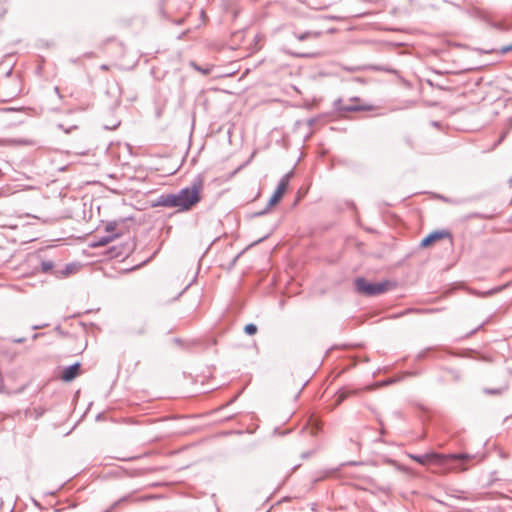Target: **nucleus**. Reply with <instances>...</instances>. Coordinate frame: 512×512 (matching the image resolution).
Segmentation results:
<instances>
[{
	"label": "nucleus",
	"mask_w": 512,
	"mask_h": 512,
	"mask_svg": "<svg viewBox=\"0 0 512 512\" xmlns=\"http://www.w3.org/2000/svg\"><path fill=\"white\" fill-rule=\"evenodd\" d=\"M352 101H358L359 99L357 97H354L351 99Z\"/></svg>",
	"instance_id": "37"
},
{
	"label": "nucleus",
	"mask_w": 512,
	"mask_h": 512,
	"mask_svg": "<svg viewBox=\"0 0 512 512\" xmlns=\"http://www.w3.org/2000/svg\"><path fill=\"white\" fill-rule=\"evenodd\" d=\"M406 375L416 376V375H418V372H408Z\"/></svg>",
	"instance_id": "33"
},
{
	"label": "nucleus",
	"mask_w": 512,
	"mask_h": 512,
	"mask_svg": "<svg viewBox=\"0 0 512 512\" xmlns=\"http://www.w3.org/2000/svg\"><path fill=\"white\" fill-rule=\"evenodd\" d=\"M500 290H502V287L491 289V290H489L487 292H484L482 295H485V296L486 295H492V294H494V293H496V292H498Z\"/></svg>",
	"instance_id": "27"
},
{
	"label": "nucleus",
	"mask_w": 512,
	"mask_h": 512,
	"mask_svg": "<svg viewBox=\"0 0 512 512\" xmlns=\"http://www.w3.org/2000/svg\"><path fill=\"white\" fill-rule=\"evenodd\" d=\"M507 386H503L501 388H484L483 389V392L487 395H500L502 394L504 391L507 390Z\"/></svg>",
	"instance_id": "13"
},
{
	"label": "nucleus",
	"mask_w": 512,
	"mask_h": 512,
	"mask_svg": "<svg viewBox=\"0 0 512 512\" xmlns=\"http://www.w3.org/2000/svg\"><path fill=\"white\" fill-rule=\"evenodd\" d=\"M512 127V116L509 118V127L508 129L500 136L499 140L497 141L496 145L500 144L503 142V140L505 139V137L507 136L510 128Z\"/></svg>",
	"instance_id": "21"
},
{
	"label": "nucleus",
	"mask_w": 512,
	"mask_h": 512,
	"mask_svg": "<svg viewBox=\"0 0 512 512\" xmlns=\"http://www.w3.org/2000/svg\"><path fill=\"white\" fill-rule=\"evenodd\" d=\"M45 326H47V325H46V324H44V325H33V326H32V329H33V330H38V329L43 328V327H45Z\"/></svg>",
	"instance_id": "31"
},
{
	"label": "nucleus",
	"mask_w": 512,
	"mask_h": 512,
	"mask_svg": "<svg viewBox=\"0 0 512 512\" xmlns=\"http://www.w3.org/2000/svg\"><path fill=\"white\" fill-rule=\"evenodd\" d=\"M192 65L196 70L200 71L203 75H208L211 72V68H202V67L198 66L197 64H195L194 62L192 63Z\"/></svg>",
	"instance_id": "22"
},
{
	"label": "nucleus",
	"mask_w": 512,
	"mask_h": 512,
	"mask_svg": "<svg viewBox=\"0 0 512 512\" xmlns=\"http://www.w3.org/2000/svg\"><path fill=\"white\" fill-rule=\"evenodd\" d=\"M25 341H26V338H24V337H20V338H13V339H12V342H14V343H18V344H20V343H24Z\"/></svg>",
	"instance_id": "28"
},
{
	"label": "nucleus",
	"mask_w": 512,
	"mask_h": 512,
	"mask_svg": "<svg viewBox=\"0 0 512 512\" xmlns=\"http://www.w3.org/2000/svg\"><path fill=\"white\" fill-rule=\"evenodd\" d=\"M117 227V222L116 221H112V222H109L106 224L105 226V230L108 234H113V232L115 231Z\"/></svg>",
	"instance_id": "20"
},
{
	"label": "nucleus",
	"mask_w": 512,
	"mask_h": 512,
	"mask_svg": "<svg viewBox=\"0 0 512 512\" xmlns=\"http://www.w3.org/2000/svg\"><path fill=\"white\" fill-rule=\"evenodd\" d=\"M433 349H434L433 347H428V348L420 351L416 355V360H422V359L426 358L429 355V352L432 351Z\"/></svg>",
	"instance_id": "18"
},
{
	"label": "nucleus",
	"mask_w": 512,
	"mask_h": 512,
	"mask_svg": "<svg viewBox=\"0 0 512 512\" xmlns=\"http://www.w3.org/2000/svg\"><path fill=\"white\" fill-rule=\"evenodd\" d=\"M101 68H102V69H104V70H106V69H107V66H106V65H103Z\"/></svg>",
	"instance_id": "38"
},
{
	"label": "nucleus",
	"mask_w": 512,
	"mask_h": 512,
	"mask_svg": "<svg viewBox=\"0 0 512 512\" xmlns=\"http://www.w3.org/2000/svg\"><path fill=\"white\" fill-rule=\"evenodd\" d=\"M257 331H258L257 325H255L253 323H249V324L245 325V327H244V332L247 335H254L257 333Z\"/></svg>",
	"instance_id": "15"
},
{
	"label": "nucleus",
	"mask_w": 512,
	"mask_h": 512,
	"mask_svg": "<svg viewBox=\"0 0 512 512\" xmlns=\"http://www.w3.org/2000/svg\"><path fill=\"white\" fill-rule=\"evenodd\" d=\"M512 51V43L506 46H503L499 49L500 54H506L508 52Z\"/></svg>",
	"instance_id": "23"
},
{
	"label": "nucleus",
	"mask_w": 512,
	"mask_h": 512,
	"mask_svg": "<svg viewBox=\"0 0 512 512\" xmlns=\"http://www.w3.org/2000/svg\"><path fill=\"white\" fill-rule=\"evenodd\" d=\"M290 176H291V173H288V174H285L280 179V181L278 182V185L276 187V190L274 191L273 195L269 199L266 207L263 210L254 213L253 217H258V216H262V215L266 214L270 210L271 207L275 206L277 203H279L281 201L286 190L288 189Z\"/></svg>",
	"instance_id": "4"
},
{
	"label": "nucleus",
	"mask_w": 512,
	"mask_h": 512,
	"mask_svg": "<svg viewBox=\"0 0 512 512\" xmlns=\"http://www.w3.org/2000/svg\"><path fill=\"white\" fill-rule=\"evenodd\" d=\"M120 236V234L118 233H114V234H108L106 236H101V237H98L97 239H95L92 243H91V247L93 248H97V247H103V246H106L108 245L110 242H112L114 239L118 238Z\"/></svg>",
	"instance_id": "8"
},
{
	"label": "nucleus",
	"mask_w": 512,
	"mask_h": 512,
	"mask_svg": "<svg viewBox=\"0 0 512 512\" xmlns=\"http://www.w3.org/2000/svg\"><path fill=\"white\" fill-rule=\"evenodd\" d=\"M204 179L197 175L190 186L182 188L177 193H163L153 202V207L177 208L178 212H187L195 207L202 199Z\"/></svg>",
	"instance_id": "1"
},
{
	"label": "nucleus",
	"mask_w": 512,
	"mask_h": 512,
	"mask_svg": "<svg viewBox=\"0 0 512 512\" xmlns=\"http://www.w3.org/2000/svg\"><path fill=\"white\" fill-rule=\"evenodd\" d=\"M41 271L58 276V271L54 270V263L50 260L41 261Z\"/></svg>",
	"instance_id": "10"
},
{
	"label": "nucleus",
	"mask_w": 512,
	"mask_h": 512,
	"mask_svg": "<svg viewBox=\"0 0 512 512\" xmlns=\"http://www.w3.org/2000/svg\"><path fill=\"white\" fill-rule=\"evenodd\" d=\"M333 106L334 109L340 112L341 114L359 111H369L372 109V106L370 105L344 104L341 98L336 99L333 103Z\"/></svg>",
	"instance_id": "5"
},
{
	"label": "nucleus",
	"mask_w": 512,
	"mask_h": 512,
	"mask_svg": "<svg viewBox=\"0 0 512 512\" xmlns=\"http://www.w3.org/2000/svg\"><path fill=\"white\" fill-rule=\"evenodd\" d=\"M309 422L312 425V433L316 434L320 430V428H321L320 427V423L318 422V420L314 416H311Z\"/></svg>",
	"instance_id": "16"
},
{
	"label": "nucleus",
	"mask_w": 512,
	"mask_h": 512,
	"mask_svg": "<svg viewBox=\"0 0 512 512\" xmlns=\"http://www.w3.org/2000/svg\"><path fill=\"white\" fill-rule=\"evenodd\" d=\"M449 235H450V233L448 231H446V230H436V231H433V232H431L430 234H428L427 236H425L421 240L420 246L422 248L429 247L433 243H435L436 241H438L440 239H443L445 237H448Z\"/></svg>",
	"instance_id": "7"
},
{
	"label": "nucleus",
	"mask_w": 512,
	"mask_h": 512,
	"mask_svg": "<svg viewBox=\"0 0 512 512\" xmlns=\"http://www.w3.org/2000/svg\"><path fill=\"white\" fill-rule=\"evenodd\" d=\"M147 332V323L140 322L138 325L130 328V333L133 335H144Z\"/></svg>",
	"instance_id": "12"
},
{
	"label": "nucleus",
	"mask_w": 512,
	"mask_h": 512,
	"mask_svg": "<svg viewBox=\"0 0 512 512\" xmlns=\"http://www.w3.org/2000/svg\"><path fill=\"white\" fill-rule=\"evenodd\" d=\"M57 127H58L59 129L64 130V132H65L66 134H69V133H71V131H72V130L77 129V126H71V127H69V128H64L63 124H58V125H57Z\"/></svg>",
	"instance_id": "24"
},
{
	"label": "nucleus",
	"mask_w": 512,
	"mask_h": 512,
	"mask_svg": "<svg viewBox=\"0 0 512 512\" xmlns=\"http://www.w3.org/2000/svg\"><path fill=\"white\" fill-rule=\"evenodd\" d=\"M80 371L81 364L79 362H75L74 364L63 368L60 378L64 382H71L79 376Z\"/></svg>",
	"instance_id": "6"
},
{
	"label": "nucleus",
	"mask_w": 512,
	"mask_h": 512,
	"mask_svg": "<svg viewBox=\"0 0 512 512\" xmlns=\"http://www.w3.org/2000/svg\"><path fill=\"white\" fill-rule=\"evenodd\" d=\"M119 124H120V122H118V123L114 124L113 126L104 125V128H105L106 130H113V129H115Z\"/></svg>",
	"instance_id": "30"
},
{
	"label": "nucleus",
	"mask_w": 512,
	"mask_h": 512,
	"mask_svg": "<svg viewBox=\"0 0 512 512\" xmlns=\"http://www.w3.org/2000/svg\"><path fill=\"white\" fill-rule=\"evenodd\" d=\"M264 239H266V236L261 238V239H259L257 242H262Z\"/></svg>",
	"instance_id": "35"
},
{
	"label": "nucleus",
	"mask_w": 512,
	"mask_h": 512,
	"mask_svg": "<svg viewBox=\"0 0 512 512\" xmlns=\"http://www.w3.org/2000/svg\"><path fill=\"white\" fill-rule=\"evenodd\" d=\"M477 330H478V328H476V329L472 330V331L470 332V334L475 333Z\"/></svg>",
	"instance_id": "36"
},
{
	"label": "nucleus",
	"mask_w": 512,
	"mask_h": 512,
	"mask_svg": "<svg viewBox=\"0 0 512 512\" xmlns=\"http://www.w3.org/2000/svg\"><path fill=\"white\" fill-rule=\"evenodd\" d=\"M373 69L380 70V71H386V72H393L392 69H386V68H382V67H378V66L373 67Z\"/></svg>",
	"instance_id": "29"
},
{
	"label": "nucleus",
	"mask_w": 512,
	"mask_h": 512,
	"mask_svg": "<svg viewBox=\"0 0 512 512\" xmlns=\"http://www.w3.org/2000/svg\"><path fill=\"white\" fill-rule=\"evenodd\" d=\"M41 335H42V334H40V333H35V334H33L32 339H33V340H36V339H38Z\"/></svg>",
	"instance_id": "32"
},
{
	"label": "nucleus",
	"mask_w": 512,
	"mask_h": 512,
	"mask_svg": "<svg viewBox=\"0 0 512 512\" xmlns=\"http://www.w3.org/2000/svg\"><path fill=\"white\" fill-rule=\"evenodd\" d=\"M354 286L359 294L373 297L387 292L393 286V283L389 280L370 282L364 277H357L354 280Z\"/></svg>",
	"instance_id": "3"
},
{
	"label": "nucleus",
	"mask_w": 512,
	"mask_h": 512,
	"mask_svg": "<svg viewBox=\"0 0 512 512\" xmlns=\"http://www.w3.org/2000/svg\"><path fill=\"white\" fill-rule=\"evenodd\" d=\"M73 269H74V266L72 264H67L63 270L58 271L57 277H66L72 273Z\"/></svg>",
	"instance_id": "14"
},
{
	"label": "nucleus",
	"mask_w": 512,
	"mask_h": 512,
	"mask_svg": "<svg viewBox=\"0 0 512 512\" xmlns=\"http://www.w3.org/2000/svg\"><path fill=\"white\" fill-rule=\"evenodd\" d=\"M445 371L450 373L455 381L461 380V373L458 370L453 368H445Z\"/></svg>",
	"instance_id": "17"
},
{
	"label": "nucleus",
	"mask_w": 512,
	"mask_h": 512,
	"mask_svg": "<svg viewBox=\"0 0 512 512\" xmlns=\"http://www.w3.org/2000/svg\"><path fill=\"white\" fill-rule=\"evenodd\" d=\"M294 36L299 41H305L310 38H318L320 36V33L319 32H311V31H306V32H302V33L294 32Z\"/></svg>",
	"instance_id": "11"
},
{
	"label": "nucleus",
	"mask_w": 512,
	"mask_h": 512,
	"mask_svg": "<svg viewBox=\"0 0 512 512\" xmlns=\"http://www.w3.org/2000/svg\"><path fill=\"white\" fill-rule=\"evenodd\" d=\"M135 458H136V457H128V458H122L121 460H124V461H126V460H133V459H135Z\"/></svg>",
	"instance_id": "34"
},
{
	"label": "nucleus",
	"mask_w": 512,
	"mask_h": 512,
	"mask_svg": "<svg viewBox=\"0 0 512 512\" xmlns=\"http://www.w3.org/2000/svg\"><path fill=\"white\" fill-rule=\"evenodd\" d=\"M427 83L429 86L435 87L439 90H447L448 89V87L446 85H444L442 83L434 82L432 80H427Z\"/></svg>",
	"instance_id": "19"
},
{
	"label": "nucleus",
	"mask_w": 512,
	"mask_h": 512,
	"mask_svg": "<svg viewBox=\"0 0 512 512\" xmlns=\"http://www.w3.org/2000/svg\"><path fill=\"white\" fill-rule=\"evenodd\" d=\"M409 457L421 465L434 463L451 469L464 471L468 469L469 463L474 460L477 455L469 453L441 454L432 451L424 454H411Z\"/></svg>",
	"instance_id": "2"
},
{
	"label": "nucleus",
	"mask_w": 512,
	"mask_h": 512,
	"mask_svg": "<svg viewBox=\"0 0 512 512\" xmlns=\"http://www.w3.org/2000/svg\"><path fill=\"white\" fill-rule=\"evenodd\" d=\"M292 55H294L296 57H301V58H308V57L312 56V54H310V53H300V52H293Z\"/></svg>",
	"instance_id": "26"
},
{
	"label": "nucleus",
	"mask_w": 512,
	"mask_h": 512,
	"mask_svg": "<svg viewBox=\"0 0 512 512\" xmlns=\"http://www.w3.org/2000/svg\"><path fill=\"white\" fill-rule=\"evenodd\" d=\"M356 392V390H352L348 387L340 388L336 393L335 404L340 405L344 400H346L349 396L355 394Z\"/></svg>",
	"instance_id": "9"
},
{
	"label": "nucleus",
	"mask_w": 512,
	"mask_h": 512,
	"mask_svg": "<svg viewBox=\"0 0 512 512\" xmlns=\"http://www.w3.org/2000/svg\"><path fill=\"white\" fill-rule=\"evenodd\" d=\"M128 499V496H124L122 498H120L118 501H116L109 510H107L106 512H109L111 509H113L114 507H116L118 504L122 503V502H125L127 501Z\"/></svg>",
	"instance_id": "25"
}]
</instances>
